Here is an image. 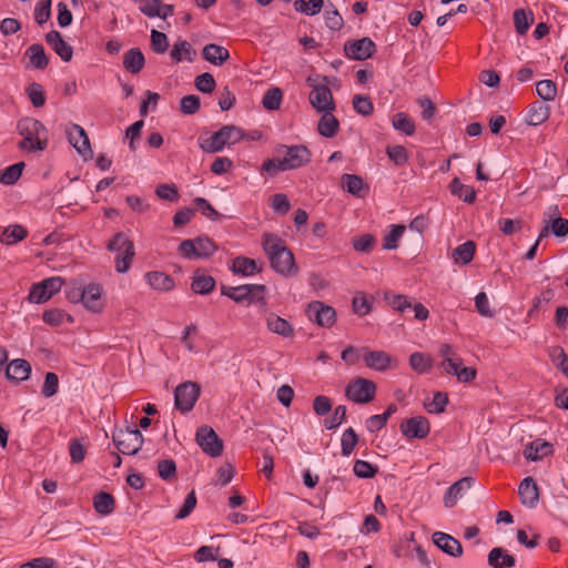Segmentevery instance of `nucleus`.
Segmentation results:
<instances>
[{
	"instance_id": "obj_1",
	"label": "nucleus",
	"mask_w": 568,
	"mask_h": 568,
	"mask_svg": "<svg viewBox=\"0 0 568 568\" xmlns=\"http://www.w3.org/2000/svg\"><path fill=\"white\" fill-rule=\"evenodd\" d=\"M262 239L263 251L270 260L271 267L285 277L297 274L298 267L294 255L285 242L273 233H264Z\"/></svg>"
},
{
	"instance_id": "obj_2",
	"label": "nucleus",
	"mask_w": 568,
	"mask_h": 568,
	"mask_svg": "<svg viewBox=\"0 0 568 568\" xmlns=\"http://www.w3.org/2000/svg\"><path fill=\"white\" fill-rule=\"evenodd\" d=\"M245 138L244 131L234 124L223 125L206 139H199V145L203 152L217 153L225 146H231Z\"/></svg>"
},
{
	"instance_id": "obj_3",
	"label": "nucleus",
	"mask_w": 568,
	"mask_h": 568,
	"mask_svg": "<svg viewBox=\"0 0 568 568\" xmlns=\"http://www.w3.org/2000/svg\"><path fill=\"white\" fill-rule=\"evenodd\" d=\"M18 131L22 135L19 148L29 151H43L47 148V139H41L44 125L36 119L24 118L18 122Z\"/></svg>"
},
{
	"instance_id": "obj_4",
	"label": "nucleus",
	"mask_w": 568,
	"mask_h": 568,
	"mask_svg": "<svg viewBox=\"0 0 568 568\" xmlns=\"http://www.w3.org/2000/svg\"><path fill=\"white\" fill-rule=\"evenodd\" d=\"M106 248L116 252L115 268L119 273H125L135 254L133 242L124 233L119 232L109 241Z\"/></svg>"
},
{
	"instance_id": "obj_5",
	"label": "nucleus",
	"mask_w": 568,
	"mask_h": 568,
	"mask_svg": "<svg viewBox=\"0 0 568 568\" xmlns=\"http://www.w3.org/2000/svg\"><path fill=\"white\" fill-rule=\"evenodd\" d=\"M217 250L216 244L207 236L184 240L179 245V252L189 260L207 258Z\"/></svg>"
},
{
	"instance_id": "obj_6",
	"label": "nucleus",
	"mask_w": 568,
	"mask_h": 568,
	"mask_svg": "<svg viewBox=\"0 0 568 568\" xmlns=\"http://www.w3.org/2000/svg\"><path fill=\"white\" fill-rule=\"evenodd\" d=\"M113 443L123 455H135L142 448L144 438L138 428L119 429L113 433Z\"/></svg>"
},
{
	"instance_id": "obj_7",
	"label": "nucleus",
	"mask_w": 568,
	"mask_h": 568,
	"mask_svg": "<svg viewBox=\"0 0 568 568\" xmlns=\"http://www.w3.org/2000/svg\"><path fill=\"white\" fill-rule=\"evenodd\" d=\"M376 384L364 377L353 378L345 389V396L357 404H366L374 399Z\"/></svg>"
},
{
	"instance_id": "obj_8",
	"label": "nucleus",
	"mask_w": 568,
	"mask_h": 568,
	"mask_svg": "<svg viewBox=\"0 0 568 568\" xmlns=\"http://www.w3.org/2000/svg\"><path fill=\"white\" fill-rule=\"evenodd\" d=\"M201 394V387L195 382H184L174 390V405L181 413H189L193 409Z\"/></svg>"
},
{
	"instance_id": "obj_9",
	"label": "nucleus",
	"mask_w": 568,
	"mask_h": 568,
	"mask_svg": "<svg viewBox=\"0 0 568 568\" xmlns=\"http://www.w3.org/2000/svg\"><path fill=\"white\" fill-rule=\"evenodd\" d=\"M195 440L202 450L211 457H219L223 452V442L210 426H201L196 430Z\"/></svg>"
},
{
	"instance_id": "obj_10",
	"label": "nucleus",
	"mask_w": 568,
	"mask_h": 568,
	"mask_svg": "<svg viewBox=\"0 0 568 568\" xmlns=\"http://www.w3.org/2000/svg\"><path fill=\"white\" fill-rule=\"evenodd\" d=\"M286 153L281 160L282 171L295 170L311 162L312 153L305 145H281Z\"/></svg>"
},
{
	"instance_id": "obj_11",
	"label": "nucleus",
	"mask_w": 568,
	"mask_h": 568,
	"mask_svg": "<svg viewBox=\"0 0 568 568\" xmlns=\"http://www.w3.org/2000/svg\"><path fill=\"white\" fill-rule=\"evenodd\" d=\"M307 316L311 321L321 327H332L336 322V311L334 307L321 302L313 301L307 305Z\"/></svg>"
},
{
	"instance_id": "obj_12",
	"label": "nucleus",
	"mask_w": 568,
	"mask_h": 568,
	"mask_svg": "<svg viewBox=\"0 0 568 568\" xmlns=\"http://www.w3.org/2000/svg\"><path fill=\"white\" fill-rule=\"evenodd\" d=\"M61 287L62 280L60 277L45 278L42 282L32 285L28 298L31 303H44L49 301L53 294L58 293Z\"/></svg>"
},
{
	"instance_id": "obj_13",
	"label": "nucleus",
	"mask_w": 568,
	"mask_h": 568,
	"mask_svg": "<svg viewBox=\"0 0 568 568\" xmlns=\"http://www.w3.org/2000/svg\"><path fill=\"white\" fill-rule=\"evenodd\" d=\"M313 87L310 93V103L318 111H334L336 105L333 94L327 84H311Z\"/></svg>"
},
{
	"instance_id": "obj_14",
	"label": "nucleus",
	"mask_w": 568,
	"mask_h": 568,
	"mask_svg": "<svg viewBox=\"0 0 568 568\" xmlns=\"http://www.w3.org/2000/svg\"><path fill=\"white\" fill-rule=\"evenodd\" d=\"M346 57L353 60H366L376 51V44L371 38L364 37L359 40L348 41L344 45Z\"/></svg>"
},
{
	"instance_id": "obj_15",
	"label": "nucleus",
	"mask_w": 568,
	"mask_h": 568,
	"mask_svg": "<svg viewBox=\"0 0 568 568\" xmlns=\"http://www.w3.org/2000/svg\"><path fill=\"white\" fill-rule=\"evenodd\" d=\"M400 432L409 439H423L428 436L430 425L425 416H414L402 422Z\"/></svg>"
},
{
	"instance_id": "obj_16",
	"label": "nucleus",
	"mask_w": 568,
	"mask_h": 568,
	"mask_svg": "<svg viewBox=\"0 0 568 568\" xmlns=\"http://www.w3.org/2000/svg\"><path fill=\"white\" fill-rule=\"evenodd\" d=\"M67 135L70 144L81 154L85 160L92 158V149L89 136L84 129L79 124H71L67 129Z\"/></svg>"
},
{
	"instance_id": "obj_17",
	"label": "nucleus",
	"mask_w": 568,
	"mask_h": 568,
	"mask_svg": "<svg viewBox=\"0 0 568 568\" xmlns=\"http://www.w3.org/2000/svg\"><path fill=\"white\" fill-rule=\"evenodd\" d=\"M81 303L84 307L93 313L102 312L104 303L102 301V287L99 284L91 283L83 287Z\"/></svg>"
},
{
	"instance_id": "obj_18",
	"label": "nucleus",
	"mask_w": 568,
	"mask_h": 568,
	"mask_svg": "<svg viewBox=\"0 0 568 568\" xmlns=\"http://www.w3.org/2000/svg\"><path fill=\"white\" fill-rule=\"evenodd\" d=\"M239 288H242L243 291L236 292L235 296H233L234 302H236V303L258 302L263 306L266 305V300H265L266 287H265V285L245 284V285H240Z\"/></svg>"
},
{
	"instance_id": "obj_19",
	"label": "nucleus",
	"mask_w": 568,
	"mask_h": 568,
	"mask_svg": "<svg viewBox=\"0 0 568 568\" xmlns=\"http://www.w3.org/2000/svg\"><path fill=\"white\" fill-rule=\"evenodd\" d=\"M363 361L365 365L378 372H384L393 366L395 359L384 351H369L363 348Z\"/></svg>"
},
{
	"instance_id": "obj_20",
	"label": "nucleus",
	"mask_w": 568,
	"mask_h": 568,
	"mask_svg": "<svg viewBox=\"0 0 568 568\" xmlns=\"http://www.w3.org/2000/svg\"><path fill=\"white\" fill-rule=\"evenodd\" d=\"M518 496L520 503L528 507L535 508L539 501V488L532 477H526L518 486Z\"/></svg>"
},
{
	"instance_id": "obj_21",
	"label": "nucleus",
	"mask_w": 568,
	"mask_h": 568,
	"mask_svg": "<svg viewBox=\"0 0 568 568\" xmlns=\"http://www.w3.org/2000/svg\"><path fill=\"white\" fill-rule=\"evenodd\" d=\"M474 481L475 479L473 477L467 476L454 483L444 495L445 507H454L458 499L463 497L464 493L473 486Z\"/></svg>"
},
{
	"instance_id": "obj_22",
	"label": "nucleus",
	"mask_w": 568,
	"mask_h": 568,
	"mask_svg": "<svg viewBox=\"0 0 568 568\" xmlns=\"http://www.w3.org/2000/svg\"><path fill=\"white\" fill-rule=\"evenodd\" d=\"M45 41L64 62H69L72 59L73 49L63 40L59 31L51 30L45 34Z\"/></svg>"
},
{
	"instance_id": "obj_23",
	"label": "nucleus",
	"mask_w": 568,
	"mask_h": 568,
	"mask_svg": "<svg viewBox=\"0 0 568 568\" xmlns=\"http://www.w3.org/2000/svg\"><path fill=\"white\" fill-rule=\"evenodd\" d=\"M433 541L440 550L449 556L459 557L463 554L460 542L448 534L436 531L433 534Z\"/></svg>"
},
{
	"instance_id": "obj_24",
	"label": "nucleus",
	"mask_w": 568,
	"mask_h": 568,
	"mask_svg": "<svg viewBox=\"0 0 568 568\" xmlns=\"http://www.w3.org/2000/svg\"><path fill=\"white\" fill-rule=\"evenodd\" d=\"M31 373V365L28 361L17 358L11 361L6 368V376L8 379L14 382H22L29 378Z\"/></svg>"
},
{
	"instance_id": "obj_25",
	"label": "nucleus",
	"mask_w": 568,
	"mask_h": 568,
	"mask_svg": "<svg viewBox=\"0 0 568 568\" xmlns=\"http://www.w3.org/2000/svg\"><path fill=\"white\" fill-rule=\"evenodd\" d=\"M341 184L344 190L357 197H364L368 192V186L365 185L363 179L356 174H343Z\"/></svg>"
},
{
	"instance_id": "obj_26",
	"label": "nucleus",
	"mask_w": 568,
	"mask_h": 568,
	"mask_svg": "<svg viewBox=\"0 0 568 568\" xmlns=\"http://www.w3.org/2000/svg\"><path fill=\"white\" fill-rule=\"evenodd\" d=\"M552 453V446L548 442L536 439L526 445L524 456L526 459L537 462Z\"/></svg>"
},
{
	"instance_id": "obj_27",
	"label": "nucleus",
	"mask_w": 568,
	"mask_h": 568,
	"mask_svg": "<svg viewBox=\"0 0 568 568\" xmlns=\"http://www.w3.org/2000/svg\"><path fill=\"white\" fill-rule=\"evenodd\" d=\"M550 116V106L540 102H532L528 106L526 122L537 126L546 122Z\"/></svg>"
},
{
	"instance_id": "obj_28",
	"label": "nucleus",
	"mask_w": 568,
	"mask_h": 568,
	"mask_svg": "<svg viewBox=\"0 0 568 568\" xmlns=\"http://www.w3.org/2000/svg\"><path fill=\"white\" fill-rule=\"evenodd\" d=\"M145 64V58L139 48H132L123 55V67L132 74L139 73Z\"/></svg>"
},
{
	"instance_id": "obj_29",
	"label": "nucleus",
	"mask_w": 568,
	"mask_h": 568,
	"mask_svg": "<svg viewBox=\"0 0 568 568\" xmlns=\"http://www.w3.org/2000/svg\"><path fill=\"white\" fill-rule=\"evenodd\" d=\"M487 561L491 568H510L516 562L515 557L501 547L493 548L488 554Z\"/></svg>"
},
{
	"instance_id": "obj_30",
	"label": "nucleus",
	"mask_w": 568,
	"mask_h": 568,
	"mask_svg": "<svg viewBox=\"0 0 568 568\" xmlns=\"http://www.w3.org/2000/svg\"><path fill=\"white\" fill-rule=\"evenodd\" d=\"M267 328L283 337H292L294 335L293 326L283 317L271 313L266 318Z\"/></svg>"
},
{
	"instance_id": "obj_31",
	"label": "nucleus",
	"mask_w": 568,
	"mask_h": 568,
	"mask_svg": "<svg viewBox=\"0 0 568 568\" xmlns=\"http://www.w3.org/2000/svg\"><path fill=\"white\" fill-rule=\"evenodd\" d=\"M202 55L206 61L215 65H221L230 59L229 50L214 43L206 44L202 50Z\"/></svg>"
},
{
	"instance_id": "obj_32",
	"label": "nucleus",
	"mask_w": 568,
	"mask_h": 568,
	"mask_svg": "<svg viewBox=\"0 0 568 568\" xmlns=\"http://www.w3.org/2000/svg\"><path fill=\"white\" fill-rule=\"evenodd\" d=\"M323 115L321 116L317 131L324 138H333L337 134L339 129V122L332 113L333 111H323Z\"/></svg>"
},
{
	"instance_id": "obj_33",
	"label": "nucleus",
	"mask_w": 568,
	"mask_h": 568,
	"mask_svg": "<svg viewBox=\"0 0 568 568\" xmlns=\"http://www.w3.org/2000/svg\"><path fill=\"white\" fill-rule=\"evenodd\" d=\"M24 55L29 58L30 64L39 70H43L49 64L44 47L40 43L31 44L24 52Z\"/></svg>"
},
{
	"instance_id": "obj_34",
	"label": "nucleus",
	"mask_w": 568,
	"mask_h": 568,
	"mask_svg": "<svg viewBox=\"0 0 568 568\" xmlns=\"http://www.w3.org/2000/svg\"><path fill=\"white\" fill-rule=\"evenodd\" d=\"M231 270L234 274L251 276L254 275L255 273H260L262 271V267H260L256 261L252 258L237 256L232 261Z\"/></svg>"
},
{
	"instance_id": "obj_35",
	"label": "nucleus",
	"mask_w": 568,
	"mask_h": 568,
	"mask_svg": "<svg viewBox=\"0 0 568 568\" xmlns=\"http://www.w3.org/2000/svg\"><path fill=\"white\" fill-rule=\"evenodd\" d=\"M28 236V230L20 224L4 227L0 235V242L4 245H14Z\"/></svg>"
},
{
	"instance_id": "obj_36",
	"label": "nucleus",
	"mask_w": 568,
	"mask_h": 568,
	"mask_svg": "<svg viewBox=\"0 0 568 568\" xmlns=\"http://www.w3.org/2000/svg\"><path fill=\"white\" fill-rule=\"evenodd\" d=\"M145 278L150 286L158 291H171L175 285L173 277L159 271L148 272Z\"/></svg>"
},
{
	"instance_id": "obj_37",
	"label": "nucleus",
	"mask_w": 568,
	"mask_h": 568,
	"mask_svg": "<svg viewBox=\"0 0 568 568\" xmlns=\"http://www.w3.org/2000/svg\"><path fill=\"white\" fill-rule=\"evenodd\" d=\"M215 287V280L211 275L200 273L197 270L194 272L191 283V290L201 295L211 293Z\"/></svg>"
},
{
	"instance_id": "obj_38",
	"label": "nucleus",
	"mask_w": 568,
	"mask_h": 568,
	"mask_svg": "<svg viewBox=\"0 0 568 568\" xmlns=\"http://www.w3.org/2000/svg\"><path fill=\"white\" fill-rule=\"evenodd\" d=\"M115 500L113 496L105 491H100L93 497L94 510L102 515H110L114 510Z\"/></svg>"
},
{
	"instance_id": "obj_39",
	"label": "nucleus",
	"mask_w": 568,
	"mask_h": 568,
	"mask_svg": "<svg viewBox=\"0 0 568 568\" xmlns=\"http://www.w3.org/2000/svg\"><path fill=\"white\" fill-rule=\"evenodd\" d=\"M170 55L175 62L182 61L183 58L192 62L196 55V51L192 48L189 41L179 40L174 43Z\"/></svg>"
},
{
	"instance_id": "obj_40",
	"label": "nucleus",
	"mask_w": 568,
	"mask_h": 568,
	"mask_svg": "<svg viewBox=\"0 0 568 568\" xmlns=\"http://www.w3.org/2000/svg\"><path fill=\"white\" fill-rule=\"evenodd\" d=\"M475 252L476 244L473 241H467L454 248L452 257L455 263L468 264L473 261Z\"/></svg>"
},
{
	"instance_id": "obj_41",
	"label": "nucleus",
	"mask_w": 568,
	"mask_h": 568,
	"mask_svg": "<svg viewBox=\"0 0 568 568\" xmlns=\"http://www.w3.org/2000/svg\"><path fill=\"white\" fill-rule=\"evenodd\" d=\"M450 192L453 195H457L460 200L466 203H473L476 199V192L474 187L464 185L458 178H455L450 183Z\"/></svg>"
},
{
	"instance_id": "obj_42",
	"label": "nucleus",
	"mask_w": 568,
	"mask_h": 568,
	"mask_svg": "<svg viewBox=\"0 0 568 568\" xmlns=\"http://www.w3.org/2000/svg\"><path fill=\"white\" fill-rule=\"evenodd\" d=\"M439 354L444 358L442 367L446 373L455 372L456 365L459 363L460 357L456 355L449 344H443Z\"/></svg>"
},
{
	"instance_id": "obj_43",
	"label": "nucleus",
	"mask_w": 568,
	"mask_h": 568,
	"mask_svg": "<svg viewBox=\"0 0 568 568\" xmlns=\"http://www.w3.org/2000/svg\"><path fill=\"white\" fill-rule=\"evenodd\" d=\"M24 166V162H18L6 168L0 172V182L6 185L14 184L20 179Z\"/></svg>"
},
{
	"instance_id": "obj_44",
	"label": "nucleus",
	"mask_w": 568,
	"mask_h": 568,
	"mask_svg": "<svg viewBox=\"0 0 568 568\" xmlns=\"http://www.w3.org/2000/svg\"><path fill=\"white\" fill-rule=\"evenodd\" d=\"M283 93L277 87L268 89L262 100V105L268 111L278 110L282 103Z\"/></svg>"
},
{
	"instance_id": "obj_45",
	"label": "nucleus",
	"mask_w": 568,
	"mask_h": 568,
	"mask_svg": "<svg viewBox=\"0 0 568 568\" xmlns=\"http://www.w3.org/2000/svg\"><path fill=\"white\" fill-rule=\"evenodd\" d=\"M536 93L546 102L554 101L557 97V85L552 80H541L536 83Z\"/></svg>"
},
{
	"instance_id": "obj_46",
	"label": "nucleus",
	"mask_w": 568,
	"mask_h": 568,
	"mask_svg": "<svg viewBox=\"0 0 568 568\" xmlns=\"http://www.w3.org/2000/svg\"><path fill=\"white\" fill-rule=\"evenodd\" d=\"M432 357L427 354L415 352L409 356V365L415 372L423 374L432 367Z\"/></svg>"
},
{
	"instance_id": "obj_47",
	"label": "nucleus",
	"mask_w": 568,
	"mask_h": 568,
	"mask_svg": "<svg viewBox=\"0 0 568 568\" xmlns=\"http://www.w3.org/2000/svg\"><path fill=\"white\" fill-rule=\"evenodd\" d=\"M531 13H527L524 9H516L514 12V24L518 34H525L532 23Z\"/></svg>"
},
{
	"instance_id": "obj_48",
	"label": "nucleus",
	"mask_w": 568,
	"mask_h": 568,
	"mask_svg": "<svg viewBox=\"0 0 568 568\" xmlns=\"http://www.w3.org/2000/svg\"><path fill=\"white\" fill-rule=\"evenodd\" d=\"M26 93L34 108H41L45 103V94L40 83L32 82L26 88Z\"/></svg>"
},
{
	"instance_id": "obj_49",
	"label": "nucleus",
	"mask_w": 568,
	"mask_h": 568,
	"mask_svg": "<svg viewBox=\"0 0 568 568\" xmlns=\"http://www.w3.org/2000/svg\"><path fill=\"white\" fill-rule=\"evenodd\" d=\"M323 0H295L293 6L294 9L298 12L305 13L307 16H314L318 13L323 8Z\"/></svg>"
},
{
	"instance_id": "obj_50",
	"label": "nucleus",
	"mask_w": 568,
	"mask_h": 568,
	"mask_svg": "<svg viewBox=\"0 0 568 568\" xmlns=\"http://www.w3.org/2000/svg\"><path fill=\"white\" fill-rule=\"evenodd\" d=\"M358 443V436L355 430L349 427L344 430L341 438V448L343 456H349Z\"/></svg>"
},
{
	"instance_id": "obj_51",
	"label": "nucleus",
	"mask_w": 568,
	"mask_h": 568,
	"mask_svg": "<svg viewBox=\"0 0 568 568\" xmlns=\"http://www.w3.org/2000/svg\"><path fill=\"white\" fill-rule=\"evenodd\" d=\"M353 471L358 478H373L378 473V467L371 463L362 459H357L354 463Z\"/></svg>"
},
{
	"instance_id": "obj_52",
	"label": "nucleus",
	"mask_w": 568,
	"mask_h": 568,
	"mask_svg": "<svg viewBox=\"0 0 568 568\" xmlns=\"http://www.w3.org/2000/svg\"><path fill=\"white\" fill-rule=\"evenodd\" d=\"M393 126L404 132L407 135H412L415 132V124L412 119L405 113H396L393 118Z\"/></svg>"
},
{
	"instance_id": "obj_53",
	"label": "nucleus",
	"mask_w": 568,
	"mask_h": 568,
	"mask_svg": "<svg viewBox=\"0 0 568 568\" xmlns=\"http://www.w3.org/2000/svg\"><path fill=\"white\" fill-rule=\"evenodd\" d=\"M405 232L404 225H393L392 230L384 236L383 248L395 250L398 246V240Z\"/></svg>"
},
{
	"instance_id": "obj_54",
	"label": "nucleus",
	"mask_w": 568,
	"mask_h": 568,
	"mask_svg": "<svg viewBox=\"0 0 568 568\" xmlns=\"http://www.w3.org/2000/svg\"><path fill=\"white\" fill-rule=\"evenodd\" d=\"M354 110L363 115L368 116L373 113L374 106L368 95L356 94L353 98Z\"/></svg>"
},
{
	"instance_id": "obj_55",
	"label": "nucleus",
	"mask_w": 568,
	"mask_h": 568,
	"mask_svg": "<svg viewBox=\"0 0 568 568\" xmlns=\"http://www.w3.org/2000/svg\"><path fill=\"white\" fill-rule=\"evenodd\" d=\"M448 404V396L446 393L437 392L434 394L433 400L425 404V408L430 414H440L445 410Z\"/></svg>"
},
{
	"instance_id": "obj_56",
	"label": "nucleus",
	"mask_w": 568,
	"mask_h": 568,
	"mask_svg": "<svg viewBox=\"0 0 568 568\" xmlns=\"http://www.w3.org/2000/svg\"><path fill=\"white\" fill-rule=\"evenodd\" d=\"M201 106V100L195 94L184 95L180 101V110L183 114H194Z\"/></svg>"
},
{
	"instance_id": "obj_57",
	"label": "nucleus",
	"mask_w": 568,
	"mask_h": 568,
	"mask_svg": "<svg viewBox=\"0 0 568 568\" xmlns=\"http://www.w3.org/2000/svg\"><path fill=\"white\" fill-rule=\"evenodd\" d=\"M194 84L195 88L203 93H211L216 87L214 77L209 72L197 75L195 78Z\"/></svg>"
},
{
	"instance_id": "obj_58",
	"label": "nucleus",
	"mask_w": 568,
	"mask_h": 568,
	"mask_svg": "<svg viewBox=\"0 0 568 568\" xmlns=\"http://www.w3.org/2000/svg\"><path fill=\"white\" fill-rule=\"evenodd\" d=\"M51 16V0H41L34 8V20L38 24L45 23Z\"/></svg>"
},
{
	"instance_id": "obj_59",
	"label": "nucleus",
	"mask_w": 568,
	"mask_h": 568,
	"mask_svg": "<svg viewBox=\"0 0 568 568\" xmlns=\"http://www.w3.org/2000/svg\"><path fill=\"white\" fill-rule=\"evenodd\" d=\"M59 377L55 373L49 372L45 374L44 383L42 386V395L44 397H52L58 393Z\"/></svg>"
},
{
	"instance_id": "obj_60",
	"label": "nucleus",
	"mask_w": 568,
	"mask_h": 568,
	"mask_svg": "<svg viewBox=\"0 0 568 568\" xmlns=\"http://www.w3.org/2000/svg\"><path fill=\"white\" fill-rule=\"evenodd\" d=\"M155 194L164 201L176 202L179 200V190L174 184H160L155 189Z\"/></svg>"
},
{
	"instance_id": "obj_61",
	"label": "nucleus",
	"mask_w": 568,
	"mask_h": 568,
	"mask_svg": "<svg viewBox=\"0 0 568 568\" xmlns=\"http://www.w3.org/2000/svg\"><path fill=\"white\" fill-rule=\"evenodd\" d=\"M151 47L156 53H164L169 48V41L165 33L152 30L151 31Z\"/></svg>"
},
{
	"instance_id": "obj_62",
	"label": "nucleus",
	"mask_w": 568,
	"mask_h": 568,
	"mask_svg": "<svg viewBox=\"0 0 568 568\" xmlns=\"http://www.w3.org/2000/svg\"><path fill=\"white\" fill-rule=\"evenodd\" d=\"M159 476L163 480H171L176 475V465L173 459H163L158 463Z\"/></svg>"
},
{
	"instance_id": "obj_63",
	"label": "nucleus",
	"mask_w": 568,
	"mask_h": 568,
	"mask_svg": "<svg viewBox=\"0 0 568 568\" xmlns=\"http://www.w3.org/2000/svg\"><path fill=\"white\" fill-rule=\"evenodd\" d=\"M346 419V407L344 405H338L334 409V414L332 417L326 418L324 420V426L326 429H335L337 428L344 420Z\"/></svg>"
},
{
	"instance_id": "obj_64",
	"label": "nucleus",
	"mask_w": 568,
	"mask_h": 568,
	"mask_svg": "<svg viewBox=\"0 0 568 568\" xmlns=\"http://www.w3.org/2000/svg\"><path fill=\"white\" fill-rule=\"evenodd\" d=\"M376 240L372 234H363L361 236L354 237L352 240V244L355 251L357 252H369L374 246Z\"/></svg>"
}]
</instances>
